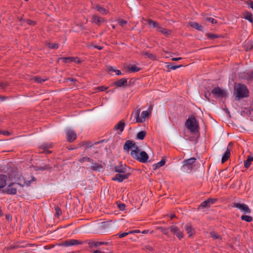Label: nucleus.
Wrapping results in <instances>:
<instances>
[{
	"label": "nucleus",
	"mask_w": 253,
	"mask_h": 253,
	"mask_svg": "<svg viewBox=\"0 0 253 253\" xmlns=\"http://www.w3.org/2000/svg\"><path fill=\"white\" fill-rule=\"evenodd\" d=\"M185 125L192 133H196L199 131L198 122L193 115L189 116Z\"/></svg>",
	"instance_id": "f257e3e1"
},
{
	"label": "nucleus",
	"mask_w": 253,
	"mask_h": 253,
	"mask_svg": "<svg viewBox=\"0 0 253 253\" xmlns=\"http://www.w3.org/2000/svg\"><path fill=\"white\" fill-rule=\"evenodd\" d=\"M132 157L141 163H146L148 160L149 156L145 151H140L138 148L132 149L130 153Z\"/></svg>",
	"instance_id": "f03ea898"
},
{
	"label": "nucleus",
	"mask_w": 253,
	"mask_h": 253,
	"mask_svg": "<svg viewBox=\"0 0 253 253\" xmlns=\"http://www.w3.org/2000/svg\"><path fill=\"white\" fill-rule=\"evenodd\" d=\"M234 94L238 99L248 96V90L247 87L242 84H238L234 87Z\"/></svg>",
	"instance_id": "7ed1b4c3"
},
{
	"label": "nucleus",
	"mask_w": 253,
	"mask_h": 253,
	"mask_svg": "<svg viewBox=\"0 0 253 253\" xmlns=\"http://www.w3.org/2000/svg\"><path fill=\"white\" fill-rule=\"evenodd\" d=\"M196 160V158L193 157L183 161L181 167L182 170L185 172H190L195 166Z\"/></svg>",
	"instance_id": "20e7f679"
},
{
	"label": "nucleus",
	"mask_w": 253,
	"mask_h": 253,
	"mask_svg": "<svg viewBox=\"0 0 253 253\" xmlns=\"http://www.w3.org/2000/svg\"><path fill=\"white\" fill-rule=\"evenodd\" d=\"M151 112H141L140 114V112H136L135 113H133L131 115H134V117L136 118V122L143 123L145 121V119L151 115Z\"/></svg>",
	"instance_id": "39448f33"
},
{
	"label": "nucleus",
	"mask_w": 253,
	"mask_h": 253,
	"mask_svg": "<svg viewBox=\"0 0 253 253\" xmlns=\"http://www.w3.org/2000/svg\"><path fill=\"white\" fill-rule=\"evenodd\" d=\"M211 93L215 97L224 98L227 96L226 91L219 87H214L211 90Z\"/></svg>",
	"instance_id": "423d86ee"
},
{
	"label": "nucleus",
	"mask_w": 253,
	"mask_h": 253,
	"mask_svg": "<svg viewBox=\"0 0 253 253\" xmlns=\"http://www.w3.org/2000/svg\"><path fill=\"white\" fill-rule=\"evenodd\" d=\"M232 206L234 208L240 210L244 212L245 214L250 213L251 210L249 207L245 204H240L238 203H233Z\"/></svg>",
	"instance_id": "0eeeda50"
},
{
	"label": "nucleus",
	"mask_w": 253,
	"mask_h": 253,
	"mask_svg": "<svg viewBox=\"0 0 253 253\" xmlns=\"http://www.w3.org/2000/svg\"><path fill=\"white\" fill-rule=\"evenodd\" d=\"M83 244V242L76 240V239H70L64 241L61 244H60V246H65V247H69L73 246H77L79 245H82Z\"/></svg>",
	"instance_id": "6e6552de"
},
{
	"label": "nucleus",
	"mask_w": 253,
	"mask_h": 253,
	"mask_svg": "<svg viewBox=\"0 0 253 253\" xmlns=\"http://www.w3.org/2000/svg\"><path fill=\"white\" fill-rule=\"evenodd\" d=\"M19 184L18 183H12L9 184L4 189L5 192L9 195H14L17 193V188Z\"/></svg>",
	"instance_id": "1a4fd4ad"
},
{
	"label": "nucleus",
	"mask_w": 253,
	"mask_h": 253,
	"mask_svg": "<svg viewBox=\"0 0 253 253\" xmlns=\"http://www.w3.org/2000/svg\"><path fill=\"white\" fill-rule=\"evenodd\" d=\"M170 231L172 233V234L175 235L179 240H181L183 238L184 235L183 233L176 226H171L170 227Z\"/></svg>",
	"instance_id": "9d476101"
},
{
	"label": "nucleus",
	"mask_w": 253,
	"mask_h": 253,
	"mask_svg": "<svg viewBox=\"0 0 253 253\" xmlns=\"http://www.w3.org/2000/svg\"><path fill=\"white\" fill-rule=\"evenodd\" d=\"M77 138V134L75 131L69 129L66 132V139L69 142H73Z\"/></svg>",
	"instance_id": "9b49d317"
},
{
	"label": "nucleus",
	"mask_w": 253,
	"mask_h": 253,
	"mask_svg": "<svg viewBox=\"0 0 253 253\" xmlns=\"http://www.w3.org/2000/svg\"><path fill=\"white\" fill-rule=\"evenodd\" d=\"M129 174L125 173H119L112 178V180L118 181L119 182H122L124 179L128 178Z\"/></svg>",
	"instance_id": "f8f14e48"
},
{
	"label": "nucleus",
	"mask_w": 253,
	"mask_h": 253,
	"mask_svg": "<svg viewBox=\"0 0 253 253\" xmlns=\"http://www.w3.org/2000/svg\"><path fill=\"white\" fill-rule=\"evenodd\" d=\"M135 148L138 147L135 146L134 142L130 140L126 141L124 145V149L127 152H128L130 149L133 148V149H134Z\"/></svg>",
	"instance_id": "ddd939ff"
},
{
	"label": "nucleus",
	"mask_w": 253,
	"mask_h": 253,
	"mask_svg": "<svg viewBox=\"0 0 253 253\" xmlns=\"http://www.w3.org/2000/svg\"><path fill=\"white\" fill-rule=\"evenodd\" d=\"M125 126V122L124 120H121L115 126H114V130H118L119 132L118 133L119 134H120L122 133V132L124 131V127Z\"/></svg>",
	"instance_id": "4468645a"
},
{
	"label": "nucleus",
	"mask_w": 253,
	"mask_h": 253,
	"mask_svg": "<svg viewBox=\"0 0 253 253\" xmlns=\"http://www.w3.org/2000/svg\"><path fill=\"white\" fill-rule=\"evenodd\" d=\"M216 201L215 199H208L203 202L199 206V208L209 207L211 204H214Z\"/></svg>",
	"instance_id": "2eb2a0df"
},
{
	"label": "nucleus",
	"mask_w": 253,
	"mask_h": 253,
	"mask_svg": "<svg viewBox=\"0 0 253 253\" xmlns=\"http://www.w3.org/2000/svg\"><path fill=\"white\" fill-rule=\"evenodd\" d=\"M184 228L188 234L189 237H191L195 233V230L190 224H186Z\"/></svg>",
	"instance_id": "dca6fc26"
},
{
	"label": "nucleus",
	"mask_w": 253,
	"mask_h": 253,
	"mask_svg": "<svg viewBox=\"0 0 253 253\" xmlns=\"http://www.w3.org/2000/svg\"><path fill=\"white\" fill-rule=\"evenodd\" d=\"M114 84L117 87H120L127 85V79L126 78H122L120 80L115 82Z\"/></svg>",
	"instance_id": "f3484780"
},
{
	"label": "nucleus",
	"mask_w": 253,
	"mask_h": 253,
	"mask_svg": "<svg viewBox=\"0 0 253 253\" xmlns=\"http://www.w3.org/2000/svg\"><path fill=\"white\" fill-rule=\"evenodd\" d=\"M91 22L98 25H100L101 23L104 22V19L96 15H93L91 18Z\"/></svg>",
	"instance_id": "a211bd4d"
},
{
	"label": "nucleus",
	"mask_w": 253,
	"mask_h": 253,
	"mask_svg": "<svg viewBox=\"0 0 253 253\" xmlns=\"http://www.w3.org/2000/svg\"><path fill=\"white\" fill-rule=\"evenodd\" d=\"M108 243L104 242H90L88 243L89 248L95 247L97 248L98 246L102 245H107Z\"/></svg>",
	"instance_id": "6ab92c4d"
},
{
	"label": "nucleus",
	"mask_w": 253,
	"mask_h": 253,
	"mask_svg": "<svg viewBox=\"0 0 253 253\" xmlns=\"http://www.w3.org/2000/svg\"><path fill=\"white\" fill-rule=\"evenodd\" d=\"M52 147V144L51 143H45L42 144L41 146V148L46 153H49L50 151H48V149L51 148Z\"/></svg>",
	"instance_id": "aec40b11"
},
{
	"label": "nucleus",
	"mask_w": 253,
	"mask_h": 253,
	"mask_svg": "<svg viewBox=\"0 0 253 253\" xmlns=\"http://www.w3.org/2000/svg\"><path fill=\"white\" fill-rule=\"evenodd\" d=\"M59 60H62L65 63H69L72 62H79V60H77V58H73V57H61L59 59Z\"/></svg>",
	"instance_id": "412c9836"
},
{
	"label": "nucleus",
	"mask_w": 253,
	"mask_h": 253,
	"mask_svg": "<svg viewBox=\"0 0 253 253\" xmlns=\"http://www.w3.org/2000/svg\"><path fill=\"white\" fill-rule=\"evenodd\" d=\"M157 30L166 36H169L171 34L170 30L164 28L161 26L159 27Z\"/></svg>",
	"instance_id": "4be33fe9"
},
{
	"label": "nucleus",
	"mask_w": 253,
	"mask_h": 253,
	"mask_svg": "<svg viewBox=\"0 0 253 253\" xmlns=\"http://www.w3.org/2000/svg\"><path fill=\"white\" fill-rule=\"evenodd\" d=\"M189 25L191 27L194 28L198 31H202L203 30V27L195 22H190Z\"/></svg>",
	"instance_id": "5701e85b"
},
{
	"label": "nucleus",
	"mask_w": 253,
	"mask_h": 253,
	"mask_svg": "<svg viewBox=\"0 0 253 253\" xmlns=\"http://www.w3.org/2000/svg\"><path fill=\"white\" fill-rule=\"evenodd\" d=\"M230 150L229 149L227 148L222 157L221 163H224V162H225L230 157Z\"/></svg>",
	"instance_id": "b1692460"
},
{
	"label": "nucleus",
	"mask_w": 253,
	"mask_h": 253,
	"mask_svg": "<svg viewBox=\"0 0 253 253\" xmlns=\"http://www.w3.org/2000/svg\"><path fill=\"white\" fill-rule=\"evenodd\" d=\"M166 163V161L164 159H162L160 162L157 163L153 166V169L154 170L157 169L163 166Z\"/></svg>",
	"instance_id": "393cba45"
},
{
	"label": "nucleus",
	"mask_w": 253,
	"mask_h": 253,
	"mask_svg": "<svg viewBox=\"0 0 253 253\" xmlns=\"http://www.w3.org/2000/svg\"><path fill=\"white\" fill-rule=\"evenodd\" d=\"M244 18L248 20L251 23L253 22V17L250 12H246L244 14Z\"/></svg>",
	"instance_id": "a878e982"
},
{
	"label": "nucleus",
	"mask_w": 253,
	"mask_h": 253,
	"mask_svg": "<svg viewBox=\"0 0 253 253\" xmlns=\"http://www.w3.org/2000/svg\"><path fill=\"white\" fill-rule=\"evenodd\" d=\"M127 70L129 72L134 73L138 72L140 70V68L137 67L136 65H133L131 66L128 67Z\"/></svg>",
	"instance_id": "bb28decb"
},
{
	"label": "nucleus",
	"mask_w": 253,
	"mask_h": 253,
	"mask_svg": "<svg viewBox=\"0 0 253 253\" xmlns=\"http://www.w3.org/2000/svg\"><path fill=\"white\" fill-rule=\"evenodd\" d=\"M6 176L4 175H0V188H3L6 184Z\"/></svg>",
	"instance_id": "cd10ccee"
},
{
	"label": "nucleus",
	"mask_w": 253,
	"mask_h": 253,
	"mask_svg": "<svg viewBox=\"0 0 253 253\" xmlns=\"http://www.w3.org/2000/svg\"><path fill=\"white\" fill-rule=\"evenodd\" d=\"M253 161V157H249L247 160L245 161L244 166L246 168H248L251 166L252 162Z\"/></svg>",
	"instance_id": "c85d7f7f"
},
{
	"label": "nucleus",
	"mask_w": 253,
	"mask_h": 253,
	"mask_svg": "<svg viewBox=\"0 0 253 253\" xmlns=\"http://www.w3.org/2000/svg\"><path fill=\"white\" fill-rule=\"evenodd\" d=\"M115 169L116 172L119 173H125L126 170L125 168H124L122 166H115Z\"/></svg>",
	"instance_id": "c756f323"
},
{
	"label": "nucleus",
	"mask_w": 253,
	"mask_h": 253,
	"mask_svg": "<svg viewBox=\"0 0 253 253\" xmlns=\"http://www.w3.org/2000/svg\"><path fill=\"white\" fill-rule=\"evenodd\" d=\"M146 133L144 131H141L139 132L136 136V138L138 139L143 140L146 136Z\"/></svg>",
	"instance_id": "7c9ffc66"
},
{
	"label": "nucleus",
	"mask_w": 253,
	"mask_h": 253,
	"mask_svg": "<svg viewBox=\"0 0 253 253\" xmlns=\"http://www.w3.org/2000/svg\"><path fill=\"white\" fill-rule=\"evenodd\" d=\"M241 218L242 220L250 222L253 220V217L249 215H243L241 216Z\"/></svg>",
	"instance_id": "2f4dec72"
},
{
	"label": "nucleus",
	"mask_w": 253,
	"mask_h": 253,
	"mask_svg": "<svg viewBox=\"0 0 253 253\" xmlns=\"http://www.w3.org/2000/svg\"><path fill=\"white\" fill-rule=\"evenodd\" d=\"M148 23L149 25H152V26L153 28H157V29H158V27L160 26L157 22H156V21H153L151 19L148 20Z\"/></svg>",
	"instance_id": "473e14b6"
},
{
	"label": "nucleus",
	"mask_w": 253,
	"mask_h": 253,
	"mask_svg": "<svg viewBox=\"0 0 253 253\" xmlns=\"http://www.w3.org/2000/svg\"><path fill=\"white\" fill-rule=\"evenodd\" d=\"M96 9L98 11L103 14H107L108 12V11L107 10L99 6H97Z\"/></svg>",
	"instance_id": "72a5a7b5"
},
{
	"label": "nucleus",
	"mask_w": 253,
	"mask_h": 253,
	"mask_svg": "<svg viewBox=\"0 0 253 253\" xmlns=\"http://www.w3.org/2000/svg\"><path fill=\"white\" fill-rule=\"evenodd\" d=\"M85 161L88 162L89 163H92L93 162V160L87 157H83L79 160V162L80 163H83Z\"/></svg>",
	"instance_id": "f704fd0d"
},
{
	"label": "nucleus",
	"mask_w": 253,
	"mask_h": 253,
	"mask_svg": "<svg viewBox=\"0 0 253 253\" xmlns=\"http://www.w3.org/2000/svg\"><path fill=\"white\" fill-rule=\"evenodd\" d=\"M210 234H211V237L214 239V240H215V239H221L220 236L218 234H217L216 233H215V232H211L210 233Z\"/></svg>",
	"instance_id": "c9c22d12"
},
{
	"label": "nucleus",
	"mask_w": 253,
	"mask_h": 253,
	"mask_svg": "<svg viewBox=\"0 0 253 253\" xmlns=\"http://www.w3.org/2000/svg\"><path fill=\"white\" fill-rule=\"evenodd\" d=\"M181 65H172L171 64H169L167 66V67L168 69H171V70H175L180 67H181Z\"/></svg>",
	"instance_id": "e433bc0d"
},
{
	"label": "nucleus",
	"mask_w": 253,
	"mask_h": 253,
	"mask_svg": "<svg viewBox=\"0 0 253 253\" xmlns=\"http://www.w3.org/2000/svg\"><path fill=\"white\" fill-rule=\"evenodd\" d=\"M144 55H145L147 57L152 59V60H156V56L152 54L149 52H145Z\"/></svg>",
	"instance_id": "4c0bfd02"
},
{
	"label": "nucleus",
	"mask_w": 253,
	"mask_h": 253,
	"mask_svg": "<svg viewBox=\"0 0 253 253\" xmlns=\"http://www.w3.org/2000/svg\"><path fill=\"white\" fill-rule=\"evenodd\" d=\"M163 234L168 235L169 233V229L165 227H160L158 228Z\"/></svg>",
	"instance_id": "58836bf2"
},
{
	"label": "nucleus",
	"mask_w": 253,
	"mask_h": 253,
	"mask_svg": "<svg viewBox=\"0 0 253 253\" xmlns=\"http://www.w3.org/2000/svg\"><path fill=\"white\" fill-rule=\"evenodd\" d=\"M48 46L49 48H52V49H57L59 45L58 44L56 43H49L48 44Z\"/></svg>",
	"instance_id": "ea45409f"
},
{
	"label": "nucleus",
	"mask_w": 253,
	"mask_h": 253,
	"mask_svg": "<svg viewBox=\"0 0 253 253\" xmlns=\"http://www.w3.org/2000/svg\"><path fill=\"white\" fill-rule=\"evenodd\" d=\"M55 210L56 211V215L57 217H59L62 214V211L59 207L56 206L55 207Z\"/></svg>",
	"instance_id": "a19ab883"
},
{
	"label": "nucleus",
	"mask_w": 253,
	"mask_h": 253,
	"mask_svg": "<svg viewBox=\"0 0 253 253\" xmlns=\"http://www.w3.org/2000/svg\"><path fill=\"white\" fill-rule=\"evenodd\" d=\"M35 80L38 83H42L44 82V81H45L47 80V79H43L41 77H36L35 78Z\"/></svg>",
	"instance_id": "79ce46f5"
},
{
	"label": "nucleus",
	"mask_w": 253,
	"mask_h": 253,
	"mask_svg": "<svg viewBox=\"0 0 253 253\" xmlns=\"http://www.w3.org/2000/svg\"><path fill=\"white\" fill-rule=\"evenodd\" d=\"M118 21L120 25L122 27H124L127 23L126 21L123 19H118Z\"/></svg>",
	"instance_id": "37998d69"
},
{
	"label": "nucleus",
	"mask_w": 253,
	"mask_h": 253,
	"mask_svg": "<svg viewBox=\"0 0 253 253\" xmlns=\"http://www.w3.org/2000/svg\"><path fill=\"white\" fill-rule=\"evenodd\" d=\"M132 233H133V231H130L129 232H124V233H123L122 234H120L119 235V237L120 238H123V237L127 236L128 234Z\"/></svg>",
	"instance_id": "c03bdc74"
},
{
	"label": "nucleus",
	"mask_w": 253,
	"mask_h": 253,
	"mask_svg": "<svg viewBox=\"0 0 253 253\" xmlns=\"http://www.w3.org/2000/svg\"><path fill=\"white\" fill-rule=\"evenodd\" d=\"M7 84L3 82H0V89H4L7 86Z\"/></svg>",
	"instance_id": "a18cd8bd"
},
{
	"label": "nucleus",
	"mask_w": 253,
	"mask_h": 253,
	"mask_svg": "<svg viewBox=\"0 0 253 253\" xmlns=\"http://www.w3.org/2000/svg\"><path fill=\"white\" fill-rule=\"evenodd\" d=\"M207 36L209 38H210L211 39H214L217 38V36L216 35L212 34H211V33L208 34Z\"/></svg>",
	"instance_id": "49530a36"
},
{
	"label": "nucleus",
	"mask_w": 253,
	"mask_h": 253,
	"mask_svg": "<svg viewBox=\"0 0 253 253\" xmlns=\"http://www.w3.org/2000/svg\"><path fill=\"white\" fill-rule=\"evenodd\" d=\"M118 207L121 211H124L125 210L126 205L124 204H120L118 205Z\"/></svg>",
	"instance_id": "de8ad7c7"
},
{
	"label": "nucleus",
	"mask_w": 253,
	"mask_h": 253,
	"mask_svg": "<svg viewBox=\"0 0 253 253\" xmlns=\"http://www.w3.org/2000/svg\"><path fill=\"white\" fill-rule=\"evenodd\" d=\"M107 89V87H104L103 86H98L96 88V90H98L99 91H104Z\"/></svg>",
	"instance_id": "09e8293b"
},
{
	"label": "nucleus",
	"mask_w": 253,
	"mask_h": 253,
	"mask_svg": "<svg viewBox=\"0 0 253 253\" xmlns=\"http://www.w3.org/2000/svg\"><path fill=\"white\" fill-rule=\"evenodd\" d=\"M207 21H209L212 24L216 23V20L214 19V18H211V17L207 18Z\"/></svg>",
	"instance_id": "8fccbe9b"
},
{
	"label": "nucleus",
	"mask_w": 253,
	"mask_h": 253,
	"mask_svg": "<svg viewBox=\"0 0 253 253\" xmlns=\"http://www.w3.org/2000/svg\"><path fill=\"white\" fill-rule=\"evenodd\" d=\"M100 168H101V166H99L98 165H97L96 164H95V166H92L91 167V169H92L95 170L99 169Z\"/></svg>",
	"instance_id": "3c124183"
},
{
	"label": "nucleus",
	"mask_w": 253,
	"mask_h": 253,
	"mask_svg": "<svg viewBox=\"0 0 253 253\" xmlns=\"http://www.w3.org/2000/svg\"><path fill=\"white\" fill-rule=\"evenodd\" d=\"M116 69L114 67L110 66L109 68V71L111 72H116Z\"/></svg>",
	"instance_id": "603ef678"
},
{
	"label": "nucleus",
	"mask_w": 253,
	"mask_h": 253,
	"mask_svg": "<svg viewBox=\"0 0 253 253\" xmlns=\"http://www.w3.org/2000/svg\"><path fill=\"white\" fill-rule=\"evenodd\" d=\"M27 23L30 25H34L35 23V22L31 20H27Z\"/></svg>",
	"instance_id": "864d4df0"
},
{
	"label": "nucleus",
	"mask_w": 253,
	"mask_h": 253,
	"mask_svg": "<svg viewBox=\"0 0 253 253\" xmlns=\"http://www.w3.org/2000/svg\"><path fill=\"white\" fill-rule=\"evenodd\" d=\"M180 59H181V57H178V58H171V60H172V61H178V60H180Z\"/></svg>",
	"instance_id": "5fc2aeb1"
},
{
	"label": "nucleus",
	"mask_w": 253,
	"mask_h": 253,
	"mask_svg": "<svg viewBox=\"0 0 253 253\" xmlns=\"http://www.w3.org/2000/svg\"><path fill=\"white\" fill-rule=\"evenodd\" d=\"M115 73H116V75H121L122 74L121 71L117 70V69L116 70Z\"/></svg>",
	"instance_id": "6e6d98bb"
},
{
	"label": "nucleus",
	"mask_w": 253,
	"mask_h": 253,
	"mask_svg": "<svg viewBox=\"0 0 253 253\" xmlns=\"http://www.w3.org/2000/svg\"><path fill=\"white\" fill-rule=\"evenodd\" d=\"M1 133L6 135H8L10 134L9 132L7 131H3L1 132Z\"/></svg>",
	"instance_id": "4d7b16f0"
},
{
	"label": "nucleus",
	"mask_w": 253,
	"mask_h": 253,
	"mask_svg": "<svg viewBox=\"0 0 253 253\" xmlns=\"http://www.w3.org/2000/svg\"><path fill=\"white\" fill-rule=\"evenodd\" d=\"M94 47L96 48H97V49H98L99 50H101V49H102L103 48L102 46H97V45L94 46Z\"/></svg>",
	"instance_id": "13d9d810"
},
{
	"label": "nucleus",
	"mask_w": 253,
	"mask_h": 253,
	"mask_svg": "<svg viewBox=\"0 0 253 253\" xmlns=\"http://www.w3.org/2000/svg\"><path fill=\"white\" fill-rule=\"evenodd\" d=\"M67 81H70V82H74V81H76V80L73 79V78H68Z\"/></svg>",
	"instance_id": "bf43d9fd"
},
{
	"label": "nucleus",
	"mask_w": 253,
	"mask_h": 253,
	"mask_svg": "<svg viewBox=\"0 0 253 253\" xmlns=\"http://www.w3.org/2000/svg\"><path fill=\"white\" fill-rule=\"evenodd\" d=\"M249 7L253 9V1H251L250 3Z\"/></svg>",
	"instance_id": "052dcab7"
},
{
	"label": "nucleus",
	"mask_w": 253,
	"mask_h": 253,
	"mask_svg": "<svg viewBox=\"0 0 253 253\" xmlns=\"http://www.w3.org/2000/svg\"><path fill=\"white\" fill-rule=\"evenodd\" d=\"M93 253H104V252H102L98 250L92 251Z\"/></svg>",
	"instance_id": "680f3d73"
},
{
	"label": "nucleus",
	"mask_w": 253,
	"mask_h": 253,
	"mask_svg": "<svg viewBox=\"0 0 253 253\" xmlns=\"http://www.w3.org/2000/svg\"><path fill=\"white\" fill-rule=\"evenodd\" d=\"M250 79H253V71L251 72V73L250 74Z\"/></svg>",
	"instance_id": "e2e57ef3"
},
{
	"label": "nucleus",
	"mask_w": 253,
	"mask_h": 253,
	"mask_svg": "<svg viewBox=\"0 0 253 253\" xmlns=\"http://www.w3.org/2000/svg\"><path fill=\"white\" fill-rule=\"evenodd\" d=\"M6 98V97L3 96H0V99L1 101H4Z\"/></svg>",
	"instance_id": "0e129e2a"
},
{
	"label": "nucleus",
	"mask_w": 253,
	"mask_h": 253,
	"mask_svg": "<svg viewBox=\"0 0 253 253\" xmlns=\"http://www.w3.org/2000/svg\"><path fill=\"white\" fill-rule=\"evenodd\" d=\"M24 184H25L27 186H29L30 184V181H28L27 182H25Z\"/></svg>",
	"instance_id": "69168bd1"
},
{
	"label": "nucleus",
	"mask_w": 253,
	"mask_h": 253,
	"mask_svg": "<svg viewBox=\"0 0 253 253\" xmlns=\"http://www.w3.org/2000/svg\"><path fill=\"white\" fill-rule=\"evenodd\" d=\"M148 232V230H144L142 232V233L143 234H146Z\"/></svg>",
	"instance_id": "338daca9"
},
{
	"label": "nucleus",
	"mask_w": 253,
	"mask_h": 253,
	"mask_svg": "<svg viewBox=\"0 0 253 253\" xmlns=\"http://www.w3.org/2000/svg\"><path fill=\"white\" fill-rule=\"evenodd\" d=\"M175 217V215L174 214L171 215L170 216V219H173Z\"/></svg>",
	"instance_id": "774afa93"
}]
</instances>
